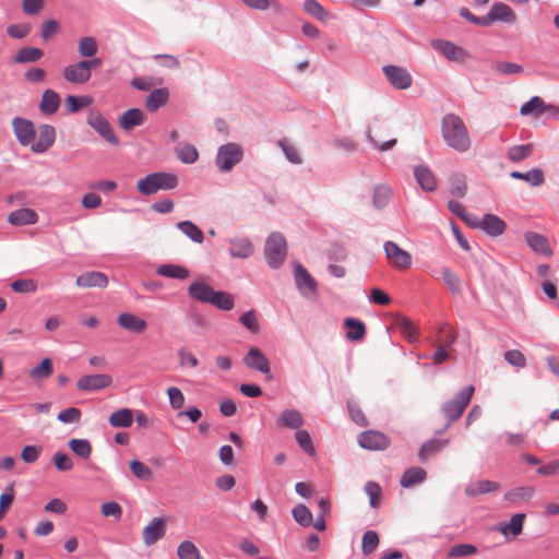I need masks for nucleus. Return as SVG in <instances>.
<instances>
[{
	"label": "nucleus",
	"instance_id": "nucleus-1",
	"mask_svg": "<svg viewBox=\"0 0 559 559\" xmlns=\"http://www.w3.org/2000/svg\"><path fill=\"white\" fill-rule=\"evenodd\" d=\"M442 138L448 146L459 153L471 148V138L464 121L454 114H448L441 122Z\"/></svg>",
	"mask_w": 559,
	"mask_h": 559
},
{
	"label": "nucleus",
	"instance_id": "nucleus-2",
	"mask_svg": "<svg viewBox=\"0 0 559 559\" xmlns=\"http://www.w3.org/2000/svg\"><path fill=\"white\" fill-rule=\"evenodd\" d=\"M179 180L175 174L156 171L146 175L136 183V189L142 195H152L160 190H174L178 187Z\"/></svg>",
	"mask_w": 559,
	"mask_h": 559
},
{
	"label": "nucleus",
	"instance_id": "nucleus-3",
	"mask_svg": "<svg viewBox=\"0 0 559 559\" xmlns=\"http://www.w3.org/2000/svg\"><path fill=\"white\" fill-rule=\"evenodd\" d=\"M473 393V385L465 386L457 394H455L453 399L447 401L442 405L441 411L448 419L444 429L449 428L453 421L461 417L464 409L469 404Z\"/></svg>",
	"mask_w": 559,
	"mask_h": 559
},
{
	"label": "nucleus",
	"instance_id": "nucleus-4",
	"mask_svg": "<svg viewBox=\"0 0 559 559\" xmlns=\"http://www.w3.org/2000/svg\"><path fill=\"white\" fill-rule=\"evenodd\" d=\"M242 158V147L238 143L228 142L218 147L215 165L221 173H229Z\"/></svg>",
	"mask_w": 559,
	"mask_h": 559
},
{
	"label": "nucleus",
	"instance_id": "nucleus-5",
	"mask_svg": "<svg viewBox=\"0 0 559 559\" xmlns=\"http://www.w3.org/2000/svg\"><path fill=\"white\" fill-rule=\"evenodd\" d=\"M287 253L286 240L280 233H272L266 241L264 247V255L267 262V265L271 269H278Z\"/></svg>",
	"mask_w": 559,
	"mask_h": 559
},
{
	"label": "nucleus",
	"instance_id": "nucleus-6",
	"mask_svg": "<svg viewBox=\"0 0 559 559\" xmlns=\"http://www.w3.org/2000/svg\"><path fill=\"white\" fill-rule=\"evenodd\" d=\"M384 253L391 265L395 269H408L412 265V255L394 241L388 240L383 245Z\"/></svg>",
	"mask_w": 559,
	"mask_h": 559
},
{
	"label": "nucleus",
	"instance_id": "nucleus-7",
	"mask_svg": "<svg viewBox=\"0 0 559 559\" xmlns=\"http://www.w3.org/2000/svg\"><path fill=\"white\" fill-rule=\"evenodd\" d=\"M294 277L297 289L305 298H312L316 296L317 283L300 263H295L294 265Z\"/></svg>",
	"mask_w": 559,
	"mask_h": 559
},
{
	"label": "nucleus",
	"instance_id": "nucleus-8",
	"mask_svg": "<svg viewBox=\"0 0 559 559\" xmlns=\"http://www.w3.org/2000/svg\"><path fill=\"white\" fill-rule=\"evenodd\" d=\"M87 124L93 128L104 140L112 145L119 144L109 121L99 112H91L87 117Z\"/></svg>",
	"mask_w": 559,
	"mask_h": 559
},
{
	"label": "nucleus",
	"instance_id": "nucleus-9",
	"mask_svg": "<svg viewBox=\"0 0 559 559\" xmlns=\"http://www.w3.org/2000/svg\"><path fill=\"white\" fill-rule=\"evenodd\" d=\"M242 362L247 368L260 371L267 379L272 378L269 359L259 348L250 347L242 358Z\"/></svg>",
	"mask_w": 559,
	"mask_h": 559
},
{
	"label": "nucleus",
	"instance_id": "nucleus-10",
	"mask_svg": "<svg viewBox=\"0 0 559 559\" xmlns=\"http://www.w3.org/2000/svg\"><path fill=\"white\" fill-rule=\"evenodd\" d=\"M56 140V129L50 124H40L36 130V138L32 143V151L37 154L45 153Z\"/></svg>",
	"mask_w": 559,
	"mask_h": 559
},
{
	"label": "nucleus",
	"instance_id": "nucleus-11",
	"mask_svg": "<svg viewBox=\"0 0 559 559\" xmlns=\"http://www.w3.org/2000/svg\"><path fill=\"white\" fill-rule=\"evenodd\" d=\"M12 128L20 144L24 146H32V143L36 138V129L31 120L15 117L12 120Z\"/></svg>",
	"mask_w": 559,
	"mask_h": 559
},
{
	"label": "nucleus",
	"instance_id": "nucleus-12",
	"mask_svg": "<svg viewBox=\"0 0 559 559\" xmlns=\"http://www.w3.org/2000/svg\"><path fill=\"white\" fill-rule=\"evenodd\" d=\"M382 71L389 83L397 90H406L412 85V76L404 68L389 64Z\"/></svg>",
	"mask_w": 559,
	"mask_h": 559
},
{
	"label": "nucleus",
	"instance_id": "nucleus-13",
	"mask_svg": "<svg viewBox=\"0 0 559 559\" xmlns=\"http://www.w3.org/2000/svg\"><path fill=\"white\" fill-rule=\"evenodd\" d=\"M358 443L361 448L367 450H384L389 447V438L376 430H367L358 436Z\"/></svg>",
	"mask_w": 559,
	"mask_h": 559
},
{
	"label": "nucleus",
	"instance_id": "nucleus-14",
	"mask_svg": "<svg viewBox=\"0 0 559 559\" xmlns=\"http://www.w3.org/2000/svg\"><path fill=\"white\" fill-rule=\"evenodd\" d=\"M112 383V378L109 374H88L83 376L78 380L76 386L81 391H98L109 386Z\"/></svg>",
	"mask_w": 559,
	"mask_h": 559
},
{
	"label": "nucleus",
	"instance_id": "nucleus-15",
	"mask_svg": "<svg viewBox=\"0 0 559 559\" xmlns=\"http://www.w3.org/2000/svg\"><path fill=\"white\" fill-rule=\"evenodd\" d=\"M63 79L72 84H84L91 79V73H87V64L82 60L69 64L62 70Z\"/></svg>",
	"mask_w": 559,
	"mask_h": 559
},
{
	"label": "nucleus",
	"instance_id": "nucleus-16",
	"mask_svg": "<svg viewBox=\"0 0 559 559\" xmlns=\"http://www.w3.org/2000/svg\"><path fill=\"white\" fill-rule=\"evenodd\" d=\"M431 46L451 61H464L467 57L466 51L462 47L449 40L435 39L431 41Z\"/></svg>",
	"mask_w": 559,
	"mask_h": 559
},
{
	"label": "nucleus",
	"instance_id": "nucleus-17",
	"mask_svg": "<svg viewBox=\"0 0 559 559\" xmlns=\"http://www.w3.org/2000/svg\"><path fill=\"white\" fill-rule=\"evenodd\" d=\"M166 534V520L164 518H154L143 528V542L146 546H152L163 538Z\"/></svg>",
	"mask_w": 559,
	"mask_h": 559
},
{
	"label": "nucleus",
	"instance_id": "nucleus-18",
	"mask_svg": "<svg viewBox=\"0 0 559 559\" xmlns=\"http://www.w3.org/2000/svg\"><path fill=\"white\" fill-rule=\"evenodd\" d=\"M229 254L237 259H248L254 251V246L247 237H234L226 240Z\"/></svg>",
	"mask_w": 559,
	"mask_h": 559
},
{
	"label": "nucleus",
	"instance_id": "nucleus-19",
	"mask_svg": "<svg viewBox=\"0 0 559 559\" xmlns=\"http://www.w3.org/2000/svg\"><path fill=\"white\" fill-rule=\"evenodd\" d=\"M305 423L302 414L294 408L284 409L275 421L277 428H289L297 430Z\"/></svg>",
	"mask_w": 559,
	"mask_h": 559
},
{
	"label": "nucleus",
	"instance_id": "nucleus-20",
	"mask_svg": "<svg viewBox=\"0 0 559 559\" xmlns=\"http://www.w3.org/2000/svg\"><path fill=\"white\" fill-rule=\"evenodd\" d=\"M215 289L202 280L193 281L188 287V295L200 302L210 304Z\"/></svg>",
	"mask_w": 559,
	"mask_h": 559
},
{
	"label": "nucleus",
	"instance_id": "nucleus-21",
	"mask_svg": "<svg viewBox=\"0 0 559 559\" xmlns=\"http://www.w3.org/2000/svg\"><path fill=\"white\" fill-rule=\"evenodd\" d=\"M117 322L122 329L136 334L143 333L147 328L145 320L130 312L120 313L117 318Z\"/></svg>",
	"mask_w": 559,
	"mask_h": 559
},
{
	"label": "nucleus",
	"instance_id": "nucleus-22",
	"mask_svg": "<svg viewBox=\"0 0 559 559\" xmlns=\"http://www.w3.org/2000/svg\"><path fill=\"white\" fill-rule=\"evenodd\" d=\"M76 285L83 288H105L108 285V277L102 272H86L78 276Z\"/></svg>",
	"mask_w": 559,
	"mask_h": 559
},
{
	"label": "nucleus",
	"instance_id": "nucleus-23",
	"mask_svg": "<svg viewBox=\"0 0 559 559\" xmlns=\"http://www.w3.org/2000/svg\"><path fill=\"white\" fill-rule=\"evenodd\" d=\"M525 240L528 247L534 252L542 254L544 257H550L552 254V250L545 236L539 235L537 233L528 231L525 234Z\"/></svg>",
	"mask_w": 559,
	"mask_h": 559
},
{
	"label": "nucleus",
	"instance_id": "nucleus-24",
	"mask_svg": "<svg viewBox=\"0 0 559 559\" xmlns=\"http://www.w3.org/2000/svg\"><path fill=\"white\" fill-rule=\"evenodd\" d=\"M506 223L495 214H485L481 217V230L491 237L500 236L506 230Z\"/></svg>",
	"mask_w": 559,
	"mask_h": 559
},
{
	"label": "nucleus",
	"instance_id": "nucleus-25",
	"mask_svg": "<svg viewBox=\"0 0 559 559\" xmlns=\"http://www.w3.org/2000/svg\"><path fill=\"white\" fill-rule=\"evenodd\" d=\"M499 489H500V485L497 481L478 480V481H473L465 487V495L469 498H475L479 495L498 491Z\"/></svg>",
	"mask_w": 559,
	"mask_h": 559
},
{
	"label": "nucleus",
	"instance_id": "nucleus-26",
	"mask_svg": "<svg viewBox=\"0 0 559 559\" xmlns=\"http://www.w3.org/2000/svg\"><path fill=\"white\" fill-rule=\"evenodd\" d=\"M414 176L417 183L425 191L432 192L437 188L436 178L432 171L426 166H416L414 168Z\"/></svg>",
	"mask_w": 559,
	"mask_h": 559
},
{
	"label": "nucleus",
	"instance_id": "nucleus-27",
	"mask_svg": "<svg viewBox=\"0 0 559 559\" xmlns=\"http://www.w3.org/2000/svg\"><path fill=\"white\" fill-rule=\"evenodd\" d=\"M61 98L53 90H46L41 95L39 109L44 115H53L60 107Z\"/></svg>",
	"mask_w": 559,
	"mask_h": 559
},
{
	"label": "nucleus",
	"instance_id": "nucleus-28",
	"mask_svg": "<svg viewBox=\"0 0 559 559\" xmlns=\"http://www.w3.org/2000/svg\"><path fill=\"white\" fill-rule=\"evenodd\" d=\"M143 121L144 114L139 108H130L119 118V124L124 131H130L134 127L141 126Z\"/></svg>",
	"mask_w": 559,
	"mask_h": 559
},
{
	"label": "nucleus",
	"instance_id": "nucleus-29",
	"mask_svg": "<svg viewBox=\"0 0 559 559\" xmlns=\"http://www.w3.org/2000/svg\"><path fill=\"white\" fill-rule=\"evenodd\" d=\"M38 219L37 213L32 209H19L10 213L8 221L14 226L32 225Z\"/></svg>",
	"mask_w": 559,
	"mask_h": 559
},
{
	"label": "nucleus",
	"instance_id": "nucleus-30",
	"mask_svg": "<svg viewBox=\"0 0 559 559\" xmlns=\"http://www.w3.org/2000/svg\"><path fill=\"white\" fill-rule=\"evenodd\" d=\"M510 177L518 180H524L532 187H540L545 182V175L540 168H532L526 173L513 170Z\"/></svg>",
	"mask_w": 559,
	"mask_h": 559
},
{
	"label": "nucleus",
	"instance_id": "nucleus-31",
	"mask_svg": "<svg viewBox=\"0 0 559 559\" xmlns=\"http://www.w3.org/2000/svg\"><path fill=\"white\" fill-rule=\"evenodd\" d=\"M489 11L495 22L512 24L516 21V15L513 10L503 2H495Z\"/></svg>",
	"mask_w": 559,
	"mask_h": 559
},
{
	"label": "nucleus",
	"instance_id": "nucleus-32",
	"mask_svg": "<svg viewBox=\"0 0 559 559\" xmlns=\"http://www.w3.org/2000/svg\"><path fill=\"white\" fill-rule=\"evenodd\" d=\"M156 273L159 276L176 278V280H186L189 277V270L182 265L164 263L157 266Z\"/></svg>",
	"mask_w": 559,
	"mask_h": 559
},
{
	"label": "nucleus",
	"instance_id": "nucleus-33",
	"mask_svg": "<svg viewBox=\"0 0 559 559\" xmlns=\"http://www.w3.org/2000/svg\"><path fill=\"white\" fill-rule=\"evenodd\" d=\"M427 473L421 467H411L404 472L401 477L400 484L404 488H411L415 485L421 484L426 479Z\"/></svg>",
	"mask_w": 559,
	"mask_h": 559
},
{
	"label": "nucleus",
	"instance_id": "nucleus-34",
	"mask_svg": "<svg viewBox=\"0 0 559 559\" xmlns=\"http://www.w3.org/2000/svg\"><path fill=\"white\" fill-rule=\"evenodd\" d=\"M169 98V93L167 88H156L152 91L146 99H145V106L148 111L154 112L162 106H164Z\"/></svg>",
	"mask_w": 559,
	"mask_h": 559
},
{
	"label": "nucleus",
	"instance_id": "nucleus-35",
	"mask_svg": "<svg viewBox=\"0 0 559 559\" xmlns=\"http://www.w3.org/2000/svg\"><path fill=\"white\" fill-rule=\"evenodd\" d=\"M176 227L191 241L202 243L204 240L203 231L198 225L191 221H182L177 223Z\"/></svg>",
	"mask_w": 559,
	"mask_h": 559
},
{
	"label": "nucleus",
	"instance_id": "nucleus-36",
	"mask_svg": "<svg viewBox=\"0 0 559 559\" xmlns=\"http://www.w3.org/2000/svg\"><path fill=\"white\" fill-rule=\"evenodd\" d=\"M448 443L449 440L440 439H431L423 443L418 452L419 460L426 462L431 455L440 452Z\"/></svg>",
	"mask_w": 559,
	"mask_h": 559
},
{
	"label": "nucleus",
	"instance_id": "nucleus-37",
	"mask_svg": "<svg viewBox=\"0 0 559 559\" xmlns=\"http://www.w3.org/2000/svg\"><path fill=\"white\" fill-rule=\"evenodd\" d=\"M344 325L349 330L346 333V337L349 341H361L366 335V326L362 321L354 318H346Z\"/></svg>",
	"mask_w": 559,
	"mask_h": 559
},
{
	"label": "nucleus",
	"instance_id": "nucleus-38",
	"mask_svg": "<svg viewBox=\"0 0 559 559\" xmlns=\"http://www.w3.org/2000/svg\"><path fill=\"white\" fill-rule=\"evenodd\" d=\"M43 56L44 51L40 48L23 47L15 53L13 61L16 63H33L41 59Z\"/></svg>",
	"mask_w": 559,
	"mask_h": 559
},
{
	"label": "nucleus",
	"instance_id": "nucleus-39",
	"mask_svg": "<svg viewBox=\"0 0 559 559\" xmlns=\"http://www.w3.org/2000/svg\"><path fill=\"white\" fill-rule=\"evenodd\" d=\"M108 421L115 428H128L132 425L133 413L129 408H121L112 413Z\"/></svg>",
	"mask_w": 559,
	"mask_h": 559
},
{
	"label": "nucleus",
	"instance_id": "nucleus-40",
	"mask_svg": "<svg viewBox=\"0 0 559 559\" xmlns=\"http://www.w3.org/2000/svg\"><path fill=\"white\" fill-rule=\"evenodd\" d=\"M534 151V145L532 143L513 145L508 148L507 156L513 163H520L526 158H528Z\"/></svg>",
	"mask_w": 559,
	"mask_h": 559
},
{
	"label": "nucleus",
	"instance_id": "nucleus-41",
	"mask_svg": "<svg viewBox=\"0 0 559 559\" xmlns=\"http://www.w3.org/2000/svg\"><path fill=\"white\" fill-rule=\"evenodd\" d=\"M535 493V489L531 486H521L513 488L506 492L504 499L510 503H515L519 501H527Z\"/></svg>",
	"mask_w": 559,
	"mask_h": 559
},
{
	"label": "nucleus",
	"instance_id": "nucleus-42",
	"mask_svg": "<svg viewBox=\"0 0 559 559\" xmlns=\"http://www.w3.org/2000/svg\"><path fill=\"white\" fill-rule=\"evenodd\" d=\"M392 190L386 185H378L373 189L372 204L376 209L381 210L385 207L391 199Z\"/></svg>",
	"mask_w": 559,
	"mask_h": 559
},
{
	"label": "nucleus",
	"instance_id": "nucleus-43",
	"mask_svg": "<svg viewBox=\"0 0 559 559\" xmlns=\"http://www.w3.org/2000/svg\"><path fill=\"white\" fill-rule=\"evenodd\" d=\"M178 159L183 164H194L199 158V152L192 144L186 143L175 148Z\"/></svg>",
	"mask_w": 559,
	"mask_h": 559
},
{
	"label": "nucleus",
	"instance_id": "nucleus-44",
	"mask_svg": "<svg viewBox=\"0 0 559 559\" xmlns=\"http://www.w3.org/2000/svg\"><path fill=\"white\" fill-rule=\"evenodd\" d=\"M210 304L224 311H229L235 306L234 297L223 290H215L211 296Z\"/></svg>",
	"mask_w": 559,
	"mask_h": 559
},
{
	"label": "nucleus",
	"instance_id": "nucleus-45",
	"mask_svg": "<svg viewBox=\"0 0 559 559\" xmlns=\"http://www.w3.org/2000/svg\"><path fill=\"white\" fill-rule=\"evenodd\" d=\"M524 520H525V514L516 513L511 516L510 522L508 524L501 525L499 531L504 536H508L509 534L516 536V535L521 534V532L523 530Z\"/></svg>",
	"mask_w": 559,
	"mask_h": 559
},
{
	"label": "nucleus",
	"instance_id": "nucleus-46",
	"mask_svg": "<svg viewBox=\"0 0 559 559\" xmlns=\"http://www.w3.org/2000/svg\"><path fill=\"white\" fill-rule=\"evenodd\" d=\"M68 445L74 454L83 460L90 459L92 454V445L87 439H71Z\"/></svg>",
	"mask_w": 559,
	"mask_h": 559
},
{
	"label": "nucleus",
	"instance_id": "nucleus-47",
	"mask_svg": "<svg viewBox=\"0 0 559 559\" xmlns=\"http://www.w3.org/2000/svg\"><path fill=\"white\" fill-rule=\"evenodd\" d=\"M98 45L94 37L85 36L80 38L78 45V51L81 57L92 58L97 53Z\"/></svg>",
	"mask_w": 559,
	"mask_h": 559
},
{
	"label": "nucleus",
	"instance_id": "nucleus-48",
	"mask_svg": "<svg viewBox=\"0 0 559 559\" xmlns=\"http://www.w3.org/2000/svg\"><path fill=\"white\" fill-rule=\"evenodd\" d=\"M52 373V362L50 358H44L41 362L29 370V377L33 380H43Z\"/></svg>",
	"mask_w": 559,
	"mask_h": 559
},
{
	"label": "nucleus",
	"instance_id": "nucleus-49",
	"mask_svg": "<svg viewBox=\"0 0 559 559\" xmlns=\"http://www.w3.org/2000/svg\"><path fill=\"white\" fill-rule=\"evenodd\" d=\"M11 289L19 294H34L37 288V282L33 278H19L10 284Z\"/></svg>",
	"mask_w": 559,
	"mask_h": 559
},
{
	"label": "nucleus",
	"instance_id": "nucleus-50",
	"mask_svg": "<svg viewBox=\"0 0 559 559\" xmlns=\"http://www.w3.org/2000/svg\"><path fill=\"white\" fill-rule=\"evenodd\" d=\"M177 555L179 559H202L200 550L190 540H183L179 544Z\"/></svg>",
	"mask_w": 559,
	"mask_h": 559
},
{
	"label": "nucleus",
	"instance_id": "nucleus-51",
	"mask_svg": "<svg viewBox=\"0 0 559 559\" xmlns=\"http://www.w3.org/2000/svg\"><path fill=\"white\" fill-rule=\"evenodd\" d=\"M294 520L301 526L308 527L312 524V513L305 504H297L292 511Z\"/></svg>",
	"mask_w": 559,
	"mask_h": 559
},
{
	"label": "nucleus",
	"instance_id": "nucleus-52",
	"mask_svg": "<svg viewBox=\"0 0 559 559\" xmlns=\"http://www.w3.org/2000/svg\"><path fill=\"white\" fill-rule=\"evenodd\" d=\"M400 331L405 335L409 342L417 341L418 331L415 324L406 317H401L396 321Z\"/></svg>",
	"mask_w": 559,
	"mask_h": 559
},
{
	"label": "nucleus",
	"instance_id": "nucleus-53",
	"mask_svg": "<svg viewBox=\"0 0 559 559\" xmlns=\"http://www.w3.org/2000/svg\"><path fill=\"white\" fill-rule=\"evenodd\" d=\"M441 278L453 294L461 292V281L450 267L441 269Z\"/></svg>",
	"mask_w": 559,
	"mask_h": 559
},
{
	"label": "nucleus",
	"instance_id": "nucleus-54",
	"mask_svg": "<svg viewBox=\"0 0 559 559\" xmlns=\"http://www.w3.org/2000/svg\"><path fill=\"white\" fill-rule=\"evenodd\" d=\"M477 548L472 544H457L449 548L447 556L449 558H464L473 556Z\"/></svg>",
	"mask_w": 559,
	"mask_h": 559
},
{
	"label": "nucleus",
	"instance_id": "nucleus-55",
	"mask_svg": "<svg viewBox=\"0 0 559 559\" xmlns=\"http://www.w3.org/2000/svg\"><path fill=\"white\" fill-rule=\"evenodd\" d=\"M379 545V536L374 531H367L362 535L361 549L364 555L368 556L373 552Z\"/></svg>",
	"mask_w": 559,
	"mask_h": 559
},
{
	"label": "nucleus",
	"instance_id": "nucleus-56",
	"mask_svg": "<svg viewBox=\"0 0 559 559\" xmlns=\"http://www.w3.org/2000/svg\"><path fill=\"white\" fill-rule=\"evenodd\" d=\"M304 10L311 16L318 19L321 22L328 20L323 7L317 0H306L304 3Z\"/></svg>",
	"mask_w": 559,
	"mask_h": 559
},
{
	"label": "nucleus",
	"instance_id": "nucleus-57",
	"mask_svg": "<svg viewBox=\"0 0 559 559\" xmlns=\"http://www.w3.org/2000/svg\"><path fill=\"white\" fill-rule=\"evenodd\" d=\"M295 439L298 445L308 454L313 455L316 450L312 444L311 437L307 430L297 429Z\"/></svg>",
	"mask_w": 559,
	"mask_h": 559
},
{
	"label": "nucleus",
	"instance_id": "nucleus-58",
	"mask_svg": "<svg viewBox=\"0 0 559 559\" xmlns=\"http://www.w3.org/2000/svg\"><path fill=\"white\" fill-rule=\"evenodd\" d=\"M239 322L252 333H258L260 330L259 320L254 310L243 312L239 317Z\"/></svg>",
	"mask_w": 559,
	"mask_h": 559
},
{
	"label": "nucleus",
	"instance_id": "nucleus-59",
	"mask_svg": "<svg viewBox=\"0 0 559 559\" xmlns=\"http://www.w3.org/2000/svg\"><path fill=\"white\" fill-rule=\"evenodd\" d=\"M278 145L282 148L285 157L292 163V164H301L302 159L298 153V150L290 144L289 142L285 140H280Z\"/></svg>",
	"mask_w": 559,
	"mask_h": 559
},
{
	"label": "nucleus",
	"instance_id": "nucleus-60",
	"mask_svg": "<svg viewBox=\"0 0 559 559\" xmlns=\"http://www.w3.org/2000/svg\"><path fill=\"white\" fill-rule=\"evenodd\" d=\"M493 69L501 74L512 75L519 74L523 72V67L521 64L508 61H499L493 64Z\"/></svg>",
	"mask_w": 559,
	"mask_h": 559
},
{
	"label": "nucleus",
	"instance_id": "nucleus-61",
	"mask_svg": "<svg viewBox=\"0 0 559 559\" xmlns=\"http://www.w3.org/2000/svg\"><path fill=\"white\" fill-rule=\"evenodd\" d=\"M130 469L132 474L139 479L150 480L152 478V471L141 461L133 460L130 463Z\"/></svg>",
	"mask_w": 559,
	"mask_h": 559
},
{
	"label": "nucleus",
	"instance_id": "nucleus-62",
	"mask_svg": "<svg viewBox=\"0 0 559 559\" xmlns=\"http://www.w3.org/2000/svg\"><path fill=\"white\" fill-rule=\"evenodd\" d=\"M43 451L41 445H25L21 452V459L26 464L35 463Z\"/></svg>",
	"mask_w": 559,
	"mask_h": 559
},
{
	"label": "nucleus",
	"instance_id": "nucleus-63",
	"mask_svg": "<svg viewBox=\"0 0 559 559\" xmlns=\"http://www.w3.org/2000/svg\"><path fill=\"white\" fill-rule=\"evenodd\" d=\"M52 462L60 472H69L73 468L72 460L63 452H56L52 456Z\"/></svg>",
	"mask_w": 559,
	"mask_h": 559
},
{
	"label": "nucleus",
	"instance_id": "nucleus-64",
	"mask_svg": "<svg viewBox=\"0 0 559 559\" xmlns=\"http://www.w3.org/2000/svg\"><path fill=\"white\" fill-rule=\"evenodd\" d=\"M57 418L63 424L79 423L81 419V411L76 407H70L60 412Z\"/></svg>",
	"mask_w": 559,
	"mask_h": 559
}]
</instances>
